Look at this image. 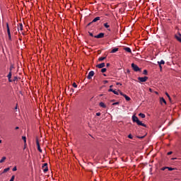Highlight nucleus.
I'll return each instance as SVG.
<instances>
[{"mask_svg":"<svg viewBox=\"0 0 181 181\" xmlns=\"http://www.w3.org/2000/svg\"><path fill=\"white\" fill-rule=\"evenodd\" d=\"M74 88H71V89H70V91H71L72 93H74Z\"/></svg>","mask_w":181,"mask_h":181,"instance_id":"50","label":"nucleus"},{"mask_svg":"<svg viewBox=\"0 0 181 181\" xmlns=\"http://www.w3.org/2000/svg\"><path fill=\"white\" fill-rule=\"evenodd\" d=\"M72 86H73L74 88H78V85L76 84V82H74V83H72Z\"/></svg>","mask_w":181,"mask_h":181,"instance_id":"26","label":"nucleus"},{"mask_svg":"<svg viewBox=\"0 0 181 181\" xmlns=\"http://www.w3.org/2000/svg\"><path fill=\"white\" fill-rule=\"evenodd\" d=\"M167 169H168L169 171H172V170H175V168H169V167H167Z\"/></svg>","mask_w":181,"mask_h":181,"instance_id":"38","label":"nucleus"},{"mask_svg":"<svg viewBox=\"0 0 181 181\" xmlns=\"http://www.w3.org/2000/svg\"><path fill=\"white\" fill-rule=\"evenodd\" d=\"M15 180V175L11 176V178L9 181H14Z\"/></svg>","mask_w":181,"mask_h":181,"instance_id":"39","label":"nucleus"},{"mask_svg":"<svg viewBox=\"0 0 181 181\" xmlns=\"http://www.w3.org/2000/svg\"><path fill=\"white\" fill-rule=\"evenodd\" d=\"M175 159H176V158H172V160H175Z\"/></svg>","mask_w":181,"mask_h":181,"instance_id":"62","label":"nucleus"},{"mask_svg":"<svg viewBox=\"0 0 181 181\" xmlns=\"http://www.w3.org/2000/svg\"><path fill=\"white\" fill-rule=\"evenodd\" d=\"M124 98H125V100L127 101H130L131 100V98L129 96H128L127 94L124 95Z\"/></svg>","mask_w":181,"mask_h":181,"instance_id":"18","label":"nucleus"},{"mask_svg":"<svg viewBox=\"0 0 181 181\" xmlns=\"http://www.w3.org/2000/svg\"><path fill=\"white\" fill-rule=\"evenodd\" d=\"M113 87V85L110 86V88H112Z\"/></svg>","mask_w":181,"mask_h":181,"instance_id":"55","label":"nucleus"},{"mask_svg":"<svg viewBox=\"0 0 181 181\" xmlns=\"http://www.w3.org/2000/svg\"><path fill=\"white\" fill-rule=\"evenodd\" d=\"M173 154V151H169L168 153V156H170V155H172Z\"/></svg>","mask_w":181,"mask_h":181,"instance_id":"49","label":"nucleus"},{"mask_svg":"<svg viewBox=\"0 0 181 181\" xmlns=\"http://www.w3.org/2000/svg\"><path fill=\"white\" fill-rule=\"evenodd\" d=\"M16 170H17V167L16 166L13 167V168L12 169V171L15 172Z\"/></svg>","mask_w":181,"mask_h":181,"instance_id":"41","label":"nucleus"},{"mask_svg":"<svg viewBox=\"0 0 181 181\" xmlns=\"http://www.w3.org/2000/svg\"><path fill=\"white\" fill-rule=\"evenodd\" d=\"M107 30H108V31H111V29H110V28H108Z\"/></svg>","mask_w":181,"mask_h":181,"instance_id":"57","label":"nucleus"},{"mask_svg":"<svg viewBox=\"0 0 181 181\" xmlns=\"http://www.w3.org/2000/svg\"><path fill=\"white\" fill-rule=\"evenodd\" d=\"M160 102L161 104L164 103V104H167V101L164 98H161L160 100Z\"/></svg>","mask_w":181,"mask_h":181,"instance_id":"16","label":"nucleus"},{"mask_svg":"<svg viewBox=\"0 0 181 181\" xmlns=\"http://www.w3.org/2000/svg\"><path fill=\"white\" fill-rule=\"evenodd\" d=\"M118 51H119V48L115 47V48H113V49L111 50L110 53L114 54V53H116V52H118Z\"/></svg>","mask_w":181,"mask_h":181,"instance_id":"15","label":"nucleus"},{"mask_svg":"<svg viewBox=\"0 0 181 181\" xmlns=\"http://www.w3.org/2000/svg\"><path fill=\"white\" fill-rule=\"evenodd\" d=\"M109 83V81H108L107 80L103 81V83H104V84H107V83Z\"/></svg>","mask_w":181,"mask_h":181,"instance_id":"45","label":"nucleus"},{"mask_svg":"<svg viewBox=\"0 0 181 181\" xmlns=\"http://www.w3.org/2000/svg\"><path fill=\"white\" fill-rule=\"evenodd\" d=\"M22 139H23L24 144H26V137H25V136H23Z\"/></svg>","mask_w":181,"mask_h":181,"instance_id":"29","label":"nucleus"},{"mask_svg":"<svg viewBox=\"0 0 181 181\" xmlns=\"http://www.w3.org/2000/svg\"><path fill=\"white\" fill-rule=\"evenodd\" d=\"M23 29V23H19V25H18V30L22 31Z\"/></svg>","mask_w":181,"mask_h":181,"instance_id":"17","label":"nucleus"},{"mask_svg":"<svg viewBox=\"0 0 181 181\" xmlns=\"http://www.w3.org/2000/svg\"><path fill=\"white\" fill-rule=\"evenodd\" d=\"M6 30H7V32H8V30H10L9 25H8V23H6Z\"/></svg>","mask_w":181,"mask_h":181,"instance_id":"30","label":"nucleus"},{"mask_svg":"<svg viewBox=\"0 0 181 181\" xmlns=\"http://www.w3.org/2000/svg\"><path fill=\"white\" fill-rule=\"evenodd\" d=\"M103 76H107V75H106L105 74H103Z\"/></svg>","mask_w":181,"mask_h":181,"instance_id":"58","label":"nucleus"},{"mask_svg":"<svg viewBox=\"0 0 181 181\" xmlns=\"http://www.w3.org/2000/svg\"><path fill=\"white\" fill-rule=\"evenodd\" d=\"M158 65L165 64V62L163 59H162L160 62H158Z\"/></svg>","mask_w":181,"mask_h":181,"instance_id":"21","label":"nucleus"},{"mask_svg":"<svg viewBox=\"0 0 181 181\" xmlns=\"http://www.w3.org/2000/svg\"><path fill=\"white\" fill-rule=\"evenodd\" d=\"M14 69L13 65H11L9 67V72H12V69Z\"/></svg>","mask_w":181,"mask_h":181,"instance_id":"31","label":"nucleus"},{"mask_svg":"<svg viewBox=\"0 0 181 181\" xmlns=\"http://www.w3.org/2000/svg\"><path fill=\"white\" fill-rule=\"evenodd\" d=\"M115 90L113 88H109L108 89V92H113Z\"/></svg>","mask_w":181,"mask_h":181,"instance_id":"42","label":"nucleus"},{"mask_svg":"<svg viewBox=\"0 0 181 181\" xmlns=\"http://www.w3.org/2000/svg\"><path fill=\"white\" fill-rule=\"evenodd\" d=\"M119 94L122 95V96H124L125 95V93H124L123 92L120 91L119 92Z\"/></svg>","mask_w":181,"mask_h":181,"instance_id":"43","label":"nucleus"},{"mask_svg":"<svg viewBox=\"0 0 181 181\" xmlns=\"http://www.w3.org/2000/svg\"><path fill=\"white\" fill-rule=\"evenodd\" d=\"M105 37V33H100L98 35H95L94 37L97 39H102Z\"/></svg>","mask_w":181,"mask_h":181,"instance_id":"5","label":"nucleus"},{"mask_svg":"<svg viewBox=\"0 0 181 181\" xmlns=\"http://www.w3.org/2000/svg\"><path fill=\"white\" fill-rule=\"evenodd\" d=\"M138 119H139V117L137 116H136L135 115H134L132 116V121H133V122H136Z\"/></svg>","mask_w":181,"mask_h":181,"instance_id":"14","label":"nucleus"},{"mask_svg":"<svg viewBox=\"0 0 181 181\" xmlns=\"http://www.w3.org/2000/svg\"><path fill=\"white\" fill-rule=\"evenodd\" d=\"M7 35H8V40L11 41L12 38H11V30H8Z\"/></svg>","mask_w":181,"mask_h":181,"instance_id":"12","label":"nucleus"},{"mask_svg":"<svg viewBox=\"0 0 181 181\" xmlns=\"http://www.w3.org/2000/svg\"><path fill=\"white\" fill-rule=\"evenodd\" d=\"M165 95H167V97L168 98V99H169L170 100H171V97H170V95H169V93H165Z\"/></svg>","mask_w":181,"mask_h":181,"instance_id":"35","label":"nucleus"},{"mask_svg":"<svg viewBox=\"0 0 181 181\" xmlns=\"http://www.w3.org/2000/svg\"><path fill=\"white\" fill-rule=\"evenodd\" d=\"M144 75H148V71L146 69H144L143 71Z\"/></svg>","mask_w":181,"mask_h":181,"instance_id":"34","label":"nucleus"},{"mask_svg":"<svg viewBox=\"0 0 181 181\" xmlns=\"http://www.w3.org/2000/svg\"><path fill=\"white\" fill-rule=\"evenodd\" d=\"M148 79V76H144V77H138V80L141 82V83H144L146 82Z\"/></svg>","mask_w":181,"mask_h":181,"instance_id":"3","label":"nucleus"},{"mask_svg":"<svg viewBox=\"0 0 181 181\" xmlns=\"http://www.w3.org/2000/svg\"><path fill=\"white\" fill-rule=\"evenodd\" d=\"M17 80H18V77H17V76H14L13 81H17Z\"/></svg>","mask_w":181,"mask_h":181,"instance_id":"44","label":"nucleus"},{"mask_svg":"<svg viewBox=\"0 0 181 181\" xmlns=\"http://www.w3.org/2000/svg\"><path fill=\"white\" fill-rule=\"evenodd\" d=\"M47 165V163L42 164V168L44 173H47L49 170Z\"/></svg>","mask_w":181,"mask_h":181,"instance_id":"6","label":"nucleus"},{"mask_svg":"<svg viewBox=\"0 0 181 181\" xmlns=\"http://www.w3.org/2000/svg\"><path fill=\"white\" fill-rule=\"evenodd\" d=\"M9 170H10V168H7L4 170L3 173H7Z\"/></svg>","mask_w":181,"mask_h":181,"instance_id":"27","label":"nucleus"},{"mask_svg":"<svg viewBox=\"0 0 181 181\" xmlns=\"http://www.w3.org/2000/svg\"><path fill=\"white\" fill-rule=\"evenodd\" d=\"M132 68L135 72L141 71V69L136 64H132Z\"/></svg>","mask_w":181,"mask_h":181,"instance_id":"1","label":"nucleus"},{"mask_svg":"<svg viewBox=\"0 0 181 181\" xmlns=\"http://www.w3.org/2000/svg\"><path fill=\"white\" fill-rule=\"evenodd\" d=\"M119 105V101L112 103V105Z\"/></svg>","mask_w":181,"mask_h":181,"instance_id":"36","label":"nucleus"},{"mask_svg":"<svg viewBox=\"0 0 181 181\" xmlns=\"http://www.w3.org/2000/svg\"><path fill=\"white\" fill-rule=\"evenodd\" d=\"M110 66V63H107V64H106V66H107V67H109Z\"/></svg>","mask_w":181,"mask_h":181,"instance_id":"52","label":"nucleus"},{"mask_svg":"<svg viewBox=\"0 0 181 181\" xmlns=\"http://www.w3.org/2000/svg\"><path fill=\"white\" fill-rule=\"evenodd\" d=\"M101 115V113L100 112H98V113H96V116L99 117Z\"/></svg>","mask_w":181,"mask_h":181,"instance_id":"48","label":"nucleus"},{"mask_svg":"<svg viewBox=\"0 0 181 181\" xmlns=\"http://www.w3.org/2000/svg\"><path fill=\"white\" fill-rule=\"evenodd\" d=\"M159 67H160V70H162V69H163V66H162V65H159Z\"/></svg>","mask_w":181,"mask_h":181,"instance_id":"53","label":"nucleus"},{"mask_svg":"<svg viewBox=\"0 0 181 181\" xmlns=\"http://www.w3.org/2000/svg\"><path fill=\"white\" fill-rule=\"evenodd\" d=\"M99 106L100 107H103V108H106L107 107V105L105 104V103H103V102H100V103H99Z\"/></svg>","mask_w":181,"mask_h":181,"instance_id":"13","label":"nucleus"},{"mask_svg":"<svg viewBox=\"0 0 181 181\" xmlns=\"http://www.w3.org/2000/svg\"><path fill=\"white\" fill-rule=\"evenodd\" d=\"M156 94H158V92H156Z\"/></svg>","mask_w":181,"mask_h":181,"instance_id":"61","label":"nucleus"},{"mask_svg":"<svg viewBox=\"0 0 181 181\" xmlns=\"http://www.w3.org/2000/svg\"><path fill=\"white\" fill-rule=\"evenodd\" d=\"M1 142H2V140H0V144H1Z\"/></svg>","mask_w":181,"mask_h":181,"instance_id":"60","label":"nucleus"},{"mask_svg":"<svg viewBox=\"0 0 181 181\" xmlns=\"http://www.w3.org/2000/svg\"><path fill=\"white\" fill-rule=\"evenodd\" d=\"M107 71V69L106 68H102L101 69V72L102 73H105Z\"/></svg>","mask_w":181,"mask_h":181,"instance_id":"32","label":"nucleus"},{"mask_svg":"<svg viewBox=\"0 0 181 181\" xmlns=\"http://www.w3.org/2000/svg\"><path fill=\"white\" fill-rule=\"evenodd\" d=\"M112 93H113L115 95H119V92L117 91V90H112Z\"/></svg>","mask_w":181,"mask_h":181,"instance_id":"33","label":"nucleus"},{"mask_svg":"<svg viewBox=\"0 0 181 181\" xmlns=\"http://www.w3.org/2000/svg\"><path fill=\"white\" fill-rule=\"evenodd\" d=\"M175 38L181 43V34L179 33L178 35H175Z\"/></svg>","mask_w":181,"mask_h":181,"instance_id":"10","label":"nucleus"},{"mask_svg":"<svg viewBox=\"0 0 181 181\" xmlns=\"http://www.w3.org/2000/svg\"><path fill=\"white\" fill-rule=\"evenodd\" d=\"M144 137H145V136H138V138L140 139H143Z\"/></svg>","mask_w":181,"mask_h":181,"instance_id":"46","label":"nucleus"},{"mask_svg":"<svg viewBox=\"0 0 181 181\" xmlns=\"http://www.w3.org/2000/svg\"><path fill=\"white\" fill-rule=\"evenodd\" d=\"M104 27H105V28H110V25H108L107 23H104Z\"/></svg>","mask_w":181,"mask_h":181,"instance_id":"28","label":"nucleus"},{"mask_svg":"<svg viewBox=\"0 0 181 181\" xmlns=\"http://www.w3.org/2000/svg\"><path fill=\"white\" fill-rule=\"evenodd\" d=\"M15 129L16 130L19 129V127H15Z\"/></svg>","mask_w":181,"mask_h":181,"instance_id":"56","label":"nucleus"},{"mask_svg":"<svg viewBox=\"0 0 181 181\" xmlns=\"http://www.w3.org/2000/svg\"><path fill=\"white\" fill-rule=\"evenodd\" d=\"M136 123L137 124V125H139V126H142L144 127H147L146 124H144V123H142V122H141V120H139V119L136 122Z\"/></svg>","mask_w":181,"mask_h":181,"instance_id":"8","label":"nucleus"},{"mask_svg":"<svg viewBox=\"0 0 181 181\" xmlns=\"http://www.w3.org/2000/svg\"><path fill=\"white\" fill-rule=\"evenodd\" d=\"M124 50L128 53H132V49L129 47H124Z\"/></svg>","mask_w":181,"mask_h":181,"instance_id":"11","label":"nucleus"},{"mask_svg":"<svg viewBox=\"0 0 181 181\" xmlns=\"http://www.w3.org/2000/svg\"><path fill=\"white\" fill-rule=\"evenodd\" d=\"M37 151H38L40 153H42V150L40 146H37Z\"/></svg>","mask_w":181,"mask_h":181,"instance_id":"23","label":"nucleus"},{"mask_svg":"<svg viewBox=\"0 0 181 181\" xmlns=\"http://www.w3.org/2000/svg\"><path fill=\"white\" fill-rule=\"evenodd\" d=\"M128 138L130 139H134L132 134H129Z\"/></svg>","mask_w":181,"mask_h":181,"instance_id":"37","label":"nucleus"},{"mask_svg":"<svg viewBox=\"0 0 181 181\" xmlns=\"http://www.w3.org/2000/svg\"><path fill=\"white\" fill-rule=\"evenodd\" d=\"M136 123L137 124V125H139V126H142L144 127H147L146 124H144V123H142V122H141V120H139V119L136 122Z\"/></svg>","mask_w":181,"mask_h":181,"instance_id":"9","label":"nucleus"},{"mask_svg":"<svg viewBox=\"0 0 181 181\" xmlns=\"http://www.w3.org/2000/svg\"><path fill=\"white\" fill-rule=\"evenodd\" d=\"M8 82L10 83L13 82V80L11 79V78H8Z\"/></svg>","mask_w":181,"mask_h":181,"instance_id":"51","label":"nucleus"},{"mask_svg":"<svg viewBox=\"0 0 181 181\" xmlns=\"http://www.w3.org/2000/svg\"><path fill=\"white\" fill-rule=\"evenodd\" d=\"M36 145H37V146H40V141H39V139H38V138H37V137H36Z\"/></svg>","mask_w":181,"mask_h":181,"instance_id":"25","label":"nucleus"},{"mask_svg":"<svg viewBox=\"0 0 181 181\" xmlns=\"http://www.w3.org/2000/svg\"><path fill=\"white\" fill-rule=\"evenodd\" d=\"M106 58H107L106 57H99V58H98V61H99V62H103V61L105 60Z\"/></svg>","mask_w":181,"mask_h":181,"instance_id":"19","label":"nucleus"},{"mask_svg":"<svg viewBox=\"0 0 181 181\" xmlns=\"http://www.w3.org/2000/svg\"><path fill=\"white\" fill-rule=\"evenodd\" d=\"M166 169H168V167H164V168H161V170L164 171V170H165Z\"/></svg>","mask_w":181,"mask_h":181,"instance_id":"47","label":"nucleus"},{"mask_svg":"<svg viewBox=\"0 0 181 181\" xmlns=\"http://www.w3.org/2000/svg\"><path fill=\"white\" fill-rule=\"evenodd\" d=\"M6 160V157H2V158L0 160V163H4Z\"/></svg>","mask_w":181,"mask_h":181,"instance_id":"24","label":"nucleus"},{"mask_svg":"<svg viewBox=\"0 0 181 181\" xmlns=\"http://www.w3.org/2000/svg\"><path fill=\"white\" fill-rule=\"evenodd\" d=\"M139 116L141 118H146V115H144V113H139Z\"/></svg>","mask_w":181,"mask_h":181,"instance_id":"22","label":"nucleus"},{"mask_svg":"<svg viewBox=\"0 0 181 181\" xmlns=\"http://www.w3.org/2000/svg\"><path fill=\"white\" fill-rule=\"evenodd\" d=\"M11 77H12V71H9L7 75V78H8V79H10V78H11Z\"/></svg>","mask_w":181,"mask_h":181,"instance_id":"20","label":"nucleus"},{"mask_svg":"<svg viewBox=\"0 0 181 181\" xmlns=\"http://www.w3.org/2000/svg\"><path fill=\"white\" fill-rule=\"evenodd\" d=\"M99 21H100V17H99V16L95 17L91 22H90L87 24V26H90L93 23H97Z\"/></svg>","mask_w":181,"mask_h":181,"instance_id":"2","label":"nucleus"},{"mask_svg":"<svg viewBox=\"0 0 181 181\" xmlns=\"http://www.w3.org/2000/svg\"><path fill=\"white\" fill-rule=\"evenodd\" d=\"M88 34L90 37H94L93 33L91 32H88Z\"/></svg>","mask_w":181,"mask_h":181,"instance_id":"40","label":"nucleus"},{"mask_svg":"<svg viewBox=\"0 0 181 181\" xmlns=\"http://www.w3.org/2000/svg\"><path fill=\"white\" fill-rule=\"evenodd\" d=\"M96 67L98 69H103L104 67H105V63L103 62V63L98 64L96 65Z\"/></svg>","mask_w":181,"mask_h":181,"instance_id":"7","label":"nucleus"},{"mask_svg":"<svg viewBox=\"0 0 181 181\" xmlns=\"http://www.w3.org/2000/svg\"><path fill=\"white\" fill-rule=\"evenodd\" d=\"M17 108H18V106L16 105V107H15V109L16 110Z\"/></svg>","mask_w":181,"mask_h":181,"instance_id":"59","label":"nucleus"},{"mask_svg":"<svg viewBox=\"0 0 181 181\" xmlns=\"http://www.w3.org/2000/svg\"><path fill=\"white\" fill-rule=\"evenodd\" d=\"M94 75H95V71H89V73H88V74L87 76V78L88 80L92 79V77H93Z\"/></svg>","mask_w":181,"mask_h":181,"instance_id":"4","label":"nucleus"},{"mask_svg":"<svg viewBox=\"0 0 181 181\" xmlns=\"http://www.w3.org/2000/svg\"><path fill=\"white\" fill-rule=\"evenodd\" d=\"M149 91H150L151 93H152V92H153V89H152V88H149Z\"/></svg>","mask_w":181,"mask_h":181,"instance_id":"54","label":"nucleus"}]
</instances>
